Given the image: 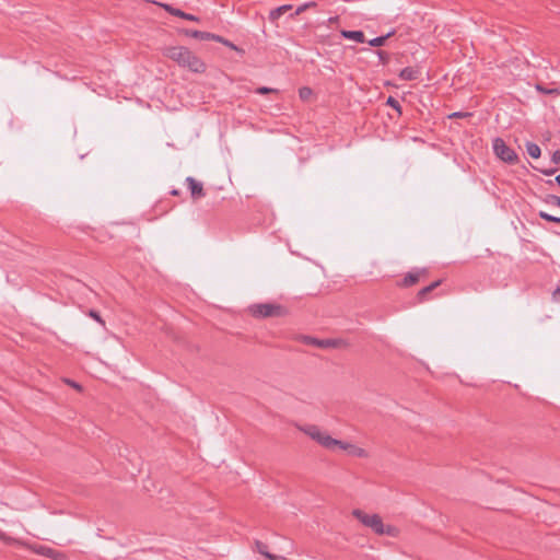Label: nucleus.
<instances>
[{"label":"nucleus","mask_w":560,"mask_h":560,"mask_svg":"<svg viewBox=\"0 0 560 560\" xmlns=\"http://www.w3.org/2000/svg\"><path fill=\"white\" fill-rule=\"evenodd\" d=\"M170 194H171L172 196H179V195H180V190H179V189L174 188V189H172V190L170 191Z\"/></svg>","instance_id":"obj_36"},{"label":"nucleus","mask_w":560,"mask_h":560,"mask_svg":"<svg viewBox=\"0 0 560 560\" xmlns=\"http://www.w3.org/2000/svg\"><path fill=\"white\" fill-rule=\"evenodd\" d=\"M395 34V31H390L388 32L387 34L385 35H382V36H377V37H374L372 39H370L368 43L370 46H373V47H381L385 44V42Z\"/></svg>","instance_id":"obj_18"},{"label":"nucleus","mask_w":560,"mask_h":560,"mask_svg":"<svg viewBox=\"0 0 560 560\" xmlns=\"http://www.w3.org/2000/svg\"><path fill=\"white\" fill-rule=\"evenodd\" d=\"M67 383H68L70 386H72L73 388L78 389V390H81V388H82V387H81V385H80V384H78V383H77V382H74V381L67 380Z\"/></svg>","instance_id":"obj_31"},{"label":"nucleus","mask_w":560,"mask_h":560,"mask_svg":"<svg viewBox=\"0 0 560 560\" xmlns=\"http://www.w3.org/2000/svg\"><path fill=\"white\" fill-rule=\"evenodd\" d=\"M185 34L199 40H210V37L212 36V33L194 30H186Z\"/></svg>","instance_id":"obj_17"},{"label":"nucleus","mask_w":560,"mask_h":560,"mask_svg":"<svg viewBox=\"0 0 560 560\" xmlns=\"http://www.w3.org/2000/svg\"><path fill=\"white\" fill-rule=\"evenodd\" d=\"M556 171H557V168H549V170H541L540 172L544 175L550 176V175H553L556 173Z\"/></svg>","instance_id":"obj_34"},{"label":"nucleus","mask_w":560,"mask_h":560,"mask_svg":"<svg viewBox=\"0 0 560 560\" xmlns=\"http://www.w3.org/2000/svg\"><path fill=\"white\" fill-rule=\"evenodd\" d=\"M185 183L190 190V195L194 199H200L206 196V191L203 189V185L201 182H198L192 176H188L185 179Z\"/></svg>","instance_id":"obj_8"},{"label":"nucleus","mask_w":560,"mask_h":560,"mask_svg":"<svg viewBox=\"0 0 560 560\" xmlns=\"http://www.w3.org/2000/svg\"><path fill=\"white\" fill-rule=\"evenodd\" d=\"M247 311L257 319L284 317L289 313L285 306L277 303H254Z\"/></svg>","instance_id":"obj_2"},{"label":"nucleus","mask_w":560,"mask_h":560,"mask_svg":"<svg viewBox=\"0 0 560 560\" xmlns=\"http://www.w3.org/2000/svg\"><path fill=\"white\" fill-rule=\"evenodd\" d=\"M552 296L555 300L557 301H560V287H557L553 292H552Z\"/></svg>","instance_id":"obj_33"},{"label":"nucleus","mask_w":560,"mask_h":560,"mask_svg":"<svg viewBox=\"0 0 560 560\" xmlns=\"http://www.w3.org/2000/svg\"><path fill=\"white\" fill-rule=\"evenodd\" d=\"M442 283V280L439 279L434 282H432L431 284L422 288L418 293H417V300L419 303H422L427 300V295L432 292L434 289H436L439 285H441Z\"/></svg>","instance_id":"obj_15"},{"label":"nucleus","mask_w":560,"mask_h":560,"mask_svg":"<svg viewBox=\"0 0 560 560\" xmlns=\"http://www.w3.org/2000/svg\"><path fill=\"white\" fill-rule=\"evenodd\" d=\"M472 114L468 113V112H455V113L451 114L448 117L450 118H465V117H469Z\"/></svg>","instance_id":"obj_28"},{"label":"nucleus","mask_w":560,"mask_h":560,"mask_svg":"<svg viewBox=\"0 0 560 560\" xmlns=\"http://www.w3.org/2000/svg\"><path fill=\"white\" fill-rule=\"evenodd\" d=\"M492 148L495 155L506 162L509 164H514L517 162L518 156L513 149L506 145L505 141L502 138H495L492 142Z\"/></svg>","instance_id":"obj_4"},{"label":"nucleus","mask_w":560,"mask_h":560,"mask_svg":"<svg viewBox=\"0 0 560 560\" xmlns=\"http://www.w3.org/2000/svg\"><path fill=\"white\" fill-rule=\"evenodd\" d=\"M542 200L547 205H553L560 208V197L556 195H547Z\"/></svg>","instance_id":"obj_23"},{"label":"nucleus","mask_w":560,"mask_h":560,"mask_svg":"<svg viewBox=\"0 0 560 560\" xmlns=\"http://www.w3.org/2000/svg\"><path fill=\"white\" fill-rule=\"evenodd\" d=\"M538 215H539L540 219H542V220H545L547 222H553V223H559L560 224V218L559 217L549 214L546 211H539Z\"/></svg>","instance_id":"obj_21"},{"label":"nucleus","mask_w":560,"mask_h":560,"mask_svg":"<svg viewBox=\"0 0 560 560\" xmlns=\"http://www.w3.org/2000/svg\"><path fill=\"white\" fill-rule=\"evenodd\" d=\"M315 5V2H306V3H303L301 5H299L296 8V10L294 11V13L291 14L292 18L296 16V15H300L302 12H304L307 8H311Z\"/></svg>","instance_id":"obj_25"},{"label":"nucleus","mask_w":560,"mask_h":560,"mask_svg":"<svg viewBox=\"0 0 560 560\" xmlns=\"http://www.w3.org/2000/svg\"><path fill=\"white\" fill-rule=\"evenodd\" d=\"M551 161H552L555 164H559V163H560V150H556V151L552 153Z\"/></svg>","instance_id":"obj_30"},{"label":"nucleus","mask_w":560,"mask_h":560,"mask_svg":"<svg viewBox=\"0 0 560 560\" xmlns=\"http://www.w3.org/2000/svg\"><path fill=\"white\" fill-rule=\"evenodd\" d=\"M526 152L533 159H538L540 156L541 150L539 145L534 142L526 143Z\"/></svg>","instance_id":"obj_20"},{"label":"nucleus","mask_w":560,"mask_h":560,"mask_svg":"<svg viewBox=\"0 0 560 560\" xmlns=\"http://www.w3.org/2000/svg\"><path fill=\"white\" fill-rule=\"evenodd\" d=\"M398 533H399V530L397 527H395L393 525H384V523H383L377 535H387L389 537H397Z\"/></svg>","instance_id":"obj_19"},{"label":"nucleus","mask_w":560,"mask_h":560,"mask_svg":"<svg viewBox=\"0 0 560 560\" xmlns=\"http://www.w3.org/2000/svg\"><path fill=\"white\" fill-rule=\"evenodd\" d=\"M162 7L171 15L178 16V18H182V19H185L188 21H194V22H198L200 20L197 15L186 13V12L182 11L180 9H177L171 4H162Z\"/></svg>","instance_id":"obj_10"},{"label":"nucleus","mask_w":560,"mask_h":560,"mask_svg":"<svg viewBox=\"0 0 560 560\" xmlns=\"http://www.w3.org/2000/svg\"><path fill=\"white\" fill-rule=\"evenodd\" d=\"M225 46L230 47L231 49H234V50H240L237 48V46H235L233 43H231L230 40L225 39L224 43H223Z\"/></svg>","instance_id":"obj_35"},{"label":"nucleus","mask_w":560,"mask_h":560,"mask_svg":"<svg viewBox=\"0 0 560 560\" xmlns=\"http://www.w3.org/2000/svg\"><path fill=\"white\" fill-rule=\"evenodd\" d=\"M37 552L39 555L45 556L52 560H66L67 559V556L63 552L52 549L50 547H40L37 550Z\"/></svg>","instance_id":"obj_12"},{"label":"nucleus","mask_w":560,"mask_h":560,"mask_svg":"<svg viewBox=\"0 0 560 560\" xmlns=\"http://www.w3.org/2000/svg\"><path fill=\"white\" fill-rule=\"evenodd\" d=\"M352 515L364 526L371 528L375 534L378 533L383 520L378 514H366L360 509H354Z\"/></svg>","instance_id":"obj_5"},{"label":"nucleus","mask_w":560,"mask_h":560,"mask_svg":"<svg viewBox=\"0 0 560 560\" xmlns=\"http://www.w3.org/2000/svg\"><path fill=\"white\" fill-rule=\"evenodd\" d=\"M340 35L350 40H354L357 43H364L365 42V35L362 31H346L342 30L340 32Z\"/></svg>","instance_id":"obj_14"},{"label":"nucleus","mask_w":560,"mask_h":560,"mask_svg":"<svg viewBox=\"0 0 560 560\" xmlns=\"http://www.w3.org/2000/svg\"><path fill=\"white\" fill-rule=\"evenodd\" d=\"M300 430L327 450H332L336 444H339V440L331 438L327 432L320 430V428L315 424L303 425Z\"/></svg>","instance_id":"obj_3"},{"label":"nucleus","mask_w":560,"mask_h":560,"mask_svg":"<svg viewBox=\"0 0 560 560\" xmlns=\"http://www.w3.org/2000/svg\"><path fill=\"white\" fill-rule=\"evenodd\" d=\"M292 10V5L291 4H283V5H280L273 10L270 11L269 13V20L275 22L277 21L282 14H284L285 12Z\"/></svg>","instance_id":"obj_16"},{"label":"nucleus","mask_w":560,"mask_h":560,"mask_svg":"<svg viewBox=\"0 0 560 560\" xmlns=\"http://www.w3.org/2000/svg\"><path fill=\"white\" fill-rule=\"evenodd\" d=\"M210 40H214V42H219V43L223 44L225 39L219 35L212 34V36L210 37Z\"/></svg>","instance_id":"obj_32"},{"label":"nucleus","mask_w":560,"mask_h":560,"mask_svg":"<svg viewBox=\"0 0 560 560\" xmlns=\"http://www.w3.org/2000/svg\"><path fill=\"white\" fill-rule=\"evenodd\" d=\"M536 90L548 95H559L560 90L559 89H547L541 84H536Z\"/></svg>","instance_id":"obj_22"},{"label":"nucleus","mask_w":560,"mask_h":560,"mask_svg":"<svg viewBox=\"0 0 560 560\" xmlns=\"http://www.w3.org/2000/svg\"><path fill=\"white\" fill-rule=\"evenodd\" d=\"M303 341L306 345L323 349L336 348L339 345L337 339H318L310 336H304Z\"/></svg>","instance_id":"obj_7"},{"label":"nucleus","mask_w":560,"mask_h":560,"mask_svg":"<svg viewBox=\"0 0 560 560\" xmlns=\"http://www.w3.org/2000/svg\"><path fill=\"white\" fill-rule=\"evenodd\" d=\"M386 105L390 106L392 108H394L396 112H398L399 114H401V106H400V103L393 96H389L386 101Z\"/></svg>","instance_id":"obj_24"},{"label":"nucleus","mask_w":560,"mask_h":560,"mask_svg":"<svg viewBox=\"0 0 560 560\" xmlns=\"http://www.w3.org/2000/svg\"><path fill=\"white\" fill-rule=\"evenodd\" d=\"M337 20H338V16H335V18H329V20H328V21H329L330 23H332V22H335V21H337Z\"/></svg>","instance_id":"obj_39"},{"label":"nucleus","mask_w":560,"mask_h":560,"mask_svg":"<svg viewBox=\"0 0 560 560\" xmlns=\"http://www.w3.org/2000/svg\"><path fill=\"white\" fill-rule=\"evenodd\" d=\"M164 56L174 60L178 66L188 68L190 71L196 73H202L206 71V65L192 54L187 47L184 46H172L164 48Z\"/></svg>","instance_id":"obj_1"},{"label":"nucleus","mask_w":560,"mask_h":560,"mask_svg":"<svg viewBox=\"0 0 560 560\" xmlns=\"http://www.w3.org/2000/svg\"><path fill=\"white\" fill-rule=\"evenodd\" d=\"M299 95L302 100H307L312 95V90L307 86L301 88L299 90Z\"/></svg>","instance_id":"obj_27"},{"label":"nucleus","mask_w":560,"mask_h":560,"mask_svg":"<svg viewBox=\"0 0 560 560\" xmlns=\"http://www.w3.org/2000/svg\"><path fill=\"white\" fill-rule=\"evenodd\" d=\"M89 316L95 319L97 323H100L102 326H105V322L102 319L100 313L95 310L89 311Z\"/></svg>","instance_id":"obj_26"},{"label":"nucleus","mask_w":560,"mask_h":560,"mask_svg":"<svg viewBox=\"0 0 560 560\" xmlns=\"http://www.w3.org/2000/svg\"><path fill=\"white\" fill-rule=\"evenodd\" d=\"M428 273L427 268H415L402 278V280L399 282L400 287L408 288L415 283H417L422 276H425Z\"/></svg>","instance_id":"obj_6"},{"label":"nucleus","mask_w":560,"mask_h":560,"mask_svg":"<svg viewBox=\"0 0 560 560\" xmlns=\"http://www.w3.org/2000/svg\"><path fill=\"white\" fill-rule=\"evenodd\" d=\"M254 545H255L254 550L259 552L261 556H264L265 558H267L269 560H288L285 557H277V556L270 553L268 550V546L260 540H255Z\"/></svg>","instance_id":"obj_11"},{"label":"nucleus","mask_w":560,"mask_h":560,"mask_svg":"<svg viewBox=\"0 0 560 560\" xmlns=\"http://www.w3.org/2000/svg\"><path fill=\"white\" fill-rule=\"evenodd\" d=\"M378 56H380V58H381V59H383V58H387V57H388L387 52H385V51H383V50H380V51H378Z\"/></svg>","instance_id":"obj_37"},{"label":"nucleus","mask_w":560,"mask_h":560,"mask_svg":"<svg viewBox=\"0 0 560 560\" xmlns=\"http://www.w3.org/2000/svg\"><path fill=\"white\" fill-rule=\"evenodd\" d=\"M555 182L560 186V173L556 176Z\"/></svg>","instance_id":"obj_38"},{"label":"nucleus","mask_w":560,"mask_h":560,"mask_svg":"<svg viewBox=\"0 0 560 560\" xmlns=\"http://www.w3.org/2000/svg\"><path fill=\"white\" fill-rule=\"evenodd\" d=\"M271 92H276V90H273L271 88H267V86H261V88L257 89L258 94H268Z\"/></svg>","instance_id":"obj_29"},{"label":"nucleus","mask_w":560,"mask_h":560,"mask_svg":"<svg viewBox=\"0 0 560 560\" xmlns=\"http://www.w3.org/2000/svg\"><path fill=\"white\" fill-rule=\"evenodd\" d=\"M420 77V71L413 67H406L400 70L399 78L404 81L417 80Z\"/></svg>","instance_id":"obj_13"},{"label":"nucleus","mask_w":560,"mask_h":560,"mask_svg":"<svg viewBox=\"0 0 560 560\" xmlns=\"http://www.w3.org/2000/svg\"><path fill=\"white\" fill-rule=\"evenodd\" d=\"M335 446H338L340 450L347 451L352 456H355L359 458L368 457V452L364 448L359 447L354 444L339 440V444H336Z\"/></svg>","instance_id":"obj_9"}]
</instances>
